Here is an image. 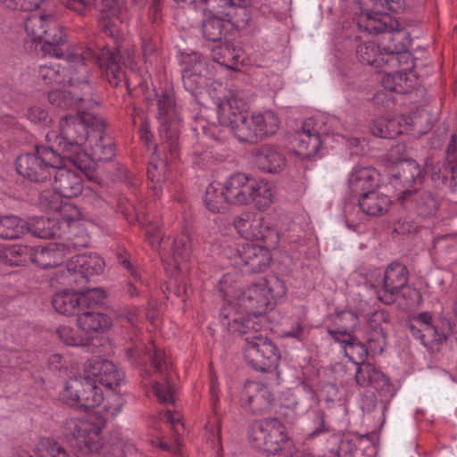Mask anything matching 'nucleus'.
Returning a JSON list of instances; mask_svg holds the SVG:
<instances>
[{"instance_id": "1", "label": "nucleus", "mask_w": 457, "mask_h": 457, "mask_svg": "<svg viewBox=\"0 0 457 457\" xmlns=\"http://www.w3.org/2000/svg\"><path fill=\"white\" fill-rule=\"evenodd\" d=\"M146 354L151 360L155 374L160 377L154 384L156 397L164 403H174L175 386L172 376V361L166 352L153 342L145 346L139 340L126 348V356L133 364L144 363Z\"/></svg>"}, {"instance_id": "2", "label": "nucleus", "mask_w": 457, "mask_h": 457, "mask_svg": "<svg viewBox=\"0 0 457 457\" xmlns=\"http://www.w3.org/2000/svg\"><path fill=\"white\" fill-rule=\"evenodd\" d=\"M59 164H62L60 155L51 146L45 145H37L34 152L21 154L16 159L18 173L36 183L51 180Z\"/></svg>"}, {"instance_id": "3", "label": "nucleus", "mask_w": 457, "mask_h": 457, "mask_svg": "<svg viewBox=\"0 0 457 457\" xmlns=\"http://www.w3.org/2000/svg\"><path fill=\"white\" fill-rule=\"evenodd\" d=\"M286 293L285 282L270 275L244 290L237 298V304L245 312L262 314L271 301L282 298Z\"/></svg>"}, {"instance_id": "4", "label": "nucleus", "mask_w": 457, "mask_h": 457, "mask_svg": "<svg viewBox=\"0 0 457 457\" xmlns=\"http://www.w3.org/2000/svg\"><path fill=\"white\" fill-rule=\"evenodd\" d=\"M248 440L253 447L275 455L287 447L290 438L281 420L277 418H265L250 426Z\"/></svg>"}, {"instance_id": "5", "label": "nucleus", "mask_w": 457, "mask_h": 457, "mask_svg": "<svg viewBox=\"0 0 457 457\" xmlns=\"http://www.w3.org/2000/svg\"><path fill=\"white\" fill-rule=\"evenodd\" d=\"M24 28L33 40L44 42L42 49L45 53L57 58L63 55L62 46L65 36L53 14L30 15L25 20Z\"/></svg>"}, {"instance_id": "6", "label": "nucleus", "mask_w": 457, "mask_h": 457, "mask_svg": "<svg viewBox=\"0 0 457 457\" xmlns=\"http://www.w3.org/2000/svg\"><path fill=\"white\" fill-rule=\"evenodd\" d=\"M157 119L160 122V147L168 152L170 159L173 160L179 154V112L175 105L174 95L171 91H164L157 95Z\"/></svg>"}, {"instance_id": "7", "label": "nucleus", "mask_w": 457, "mask_h": 457, "mask_svg": "<svg viewBox=\"0 0 457 457\" xmlns=\"http://www.w3.org/2000/svg\"><path fill=\"white\" fill-rule=\"evenodd\" d=\"M92 118L97 117L86 113V111L75 116H64L59 122V134L49 132L46 137L47 141L54 138L63 153H69L73 148L80 149L91 134Z\"/></svg>"}, {"instance_id": "8", "label": "nucleus", "mask_w": 457, "mask_h": 457, "mask_svg": "<svg viewBox=\"0 0 457 457\" xmlns=\"http://www.w3.org/2000/svg\"><path fill=\"white\" fill-rule=\"evenodd\" d=\"M332 130L328 125L319 120L309 118L305 120L300 130L295 131L291 137V144L296 154L309 158L313 156L321 145V136L339 135L341 133L340 122L336 118L328 120Z\"/></svg>"}, {"instance_id": "9", "label": "nucleus", "mask_w": 457, "mask_h": 457, "mask_svg": "<svg viewBox=\"0 0 457 457\" xmlns=\"http://www.w3.org/2000/svg\"><path fill=\"white\" fill-rule=\"evenodd\" d=\"M48 100L60 108H76L78 112H84L97 104L93 99V87L89 80L83 79L71 70L68 88L49 92Z\"/></svg>"}, {"instance_id": "10", "label": "nucleus", "mask_w": 457, "mask_h": 457, "mask_svg": "<svg viewBox=\"0 0 457 457\" xmlns=\"http://www.w3.org/2000/svg\"><path fill=\"white\" fill-rule=\"evenodd\" d=\"M120 61V56L112 53L108 48L101 47L94 50L90 47L86 48L82 52H76L70 54V70L76 71L83 79L88 80L89 71L86 62H94L101 68H105L106 71H111L113 78L109 79L110 83L118 87L122 80H125L124 75L116 67V63ZM127 84L126 81H124Z\"/></svg>"}, {"instance_id": "11", "label": "nucleus", "mask_w": 457, "mask_h": 457, "mask_svg": "<svg viewBox=\"0 0 457 457\" xmlns=\"http://www.w3.org/2000/svg\"><path fill=\"white\" fill-rule=\"evenodd\" d=\"M68 9L86 15L93 7L99 12L98 22L102 31L110 37H117L120 35L116 21L121 8L117 0H61Z\"/></svg>"}, {"instance_id": "12", "label": "nucleus", "mask_w": 457, "mask_h": 457, "mask_svg": "<svg viewBox=\"0 0 457 457\" xmlns=\"http://www.w3.org/2000/svg\"><path fill=\"white\" fill-rule=\"evenodd\" d=\"M100 432L96 423L84 419H69L63 427L65 437L84 453H96L101 449Z\"/></svg>"}, {"instance_id": "13", "label": "nucleus", "mask_w": 457, "mask_h": 457, "mask_svg": "<svg viewBox=\"0 0 457 457\" xmlns=\"http://www.w3.org/2000/svg\"><path fill=\"white\" fill-rule=\"evenodd\" d=\"M408 280L407 268L403 264L395 262L387 265L382 276L378 274L372 286L376 288L377 297L379 301L386 304H392L396 301L400 292L406 287Z\"/></svg>"}, {"instance_id": "14", "label": "nucleus", "mask_w": 457, "mask_h": 457, "mask_svg": "<svg viewBox=\"0 0 457 457\" xmlns=\"http://www.w3.org/2000/svg\"><path fill=\"white\" fill-rule=\"evenodd\" d=\"M104 298V292L100 288H88L80 293L64 291L54 295L52 304L61 314L78 316L81 310L98 305Z\"/></svg>"}, {"instance_id": "15", "label": "nucleus", "mask_w": 457, "mask_h": 457, "mask_svg": "<svg viewBox=\"0 0 457 457\" xmlns=\"http://www.w3.org/2000/svg\"><path fill=\"white\" fill-rule=\"evenodd\" d=\"M250 345L245 347L247 363L256 370L270 371L278 367L280 353L276 345L267 337H250Z\"/></svg>"}, {"instance_id": "16", "label": "nucleus", "mask_w": 457, "mask_h": 457, "mask_svg": "<svg viewBox=\"0 0 457 457\" xmlns=\"http://www.w3.org/2000/svg\"><path fill=\"white\" fill-rule=\"evenodd\" d=\"M104 264L103 259L96 254H78L68 261L62 274L67 284L82 287L89 281L90 277L103 272Z\"/></svg>"}, {"instance_id": "17", "label": "nucleus", "mask_w": 457, "mask_h": 457, "mask_svg": "<svg viewBox=\"0 0 457 457\" xmlns=\"http://www.w3.org/2000/svg\"><path fill=\"white\" fill-rule=\"evenodd\" d=\"M182 81L184 87L196 96L207 86V66L205 59L199 53L182 54Z\"/></svg>"}, {"instance_id": "18", "label": "nucleus", "mask_w": 457, "mask_h": 457, "mask_svg": "<svg viewBox=\"0 0 457 457\" xmlns=\"http://www.w3.org/2000/svg\"><path fill=\"white\" fill-rule=\"evenodd\" d=\"M240 405L247 412L262 415L270 411L275 398L268 386L258 381H247L240 393Z\"/></svg>"}, {"instance_id": "19", "label": "nucleus", "mask_w": 457, "mask_h": 457, "mask_svg": "<svg viewBox=\"0 0 457 457\" xmlns=\"http://www.w3.org/2000/svg\"><path fill=\"white\" fill-rule=\"evenodd\" d=\"M91 134L86 142L87 151L93 161L109 162L115 155L112 138L104 133L105 122L102 118H92Z\"/></svg>"}, {"instance_id": "20", "label": "nucleus", "mask_w": 457, "mask_h": 457, "mask_svg": "<svg viewBox=\"0 0 457 457\" xmlns=\"http://www.w3.org/2000/svg\"><path fill=\"white\" fill-rule=\"evenodd\" d=\"M270 261L271 255L268 248L253 244H245L238 249L235 263L245 272L256 273L264 271Z\"/></svg>"}, {"instance_id": "21", "label": "nucleus", "mask_w": 457, "mask_h": 457, "mask_svg": "<svg viewBox=\"0 0 457 457\" xmlns=\"http://www.w3.org/2000/svg\"><path fill=\"white\" fill-rule=\"evenodd\" d=\"M85 370L88 377L96 378V382L98 381L108 388L120 386L124 379L123 371L107 360L93 358L86 363Z\"/></svg>"}, {"instance_id": "22", "label": "nucleus", "mask_w": 457, "mask_h": 457, "mask_svg": "<svg viewBox=\"0 0 457 457\" xmlns=\"http://www.w3.org/2000/svg\"><path fill=\"white\" fill-rule=\"evenodd\" d=\"M53 174L52 186L54 191L62 197H76L88 190V188H84L82 178L77 171L59 164Z\"/></svg>"}, {"instance_id": "23", "label": "nucleus", "mask_w": 457, "mask_h": 457, "mask_svg": "<svg viewBox=\"0 0 457 457\" xmlns=\"http://www.w3.org/2000/svg\"><path fill=\"white\" fill-rule=\"evenodd\" d=\"M226 309H223L221 315L225 320H228V329L232 332H237L245 337L246 345H250L252 339L249 337H262V317L261 314H253L246 312V315H233L226 313Z\"/></svg>"}, {"instance_id": "24", "label": "nucleus", "mask_w": 457, "mask_h": 457, "mask_svg": "<svg viewBox=\"0 0 457 457\" xmlns=\"http://www.w3.org/2000/svg\"><path fill=\"white\" fill-rule=\"evenodd\" d=\"M399 200L405 208L414 211L423 218L434 216L438 206L434 195L425 190L406 189Z\"/></svg>"}, {"instance_id": "25", "label": "nucleus", "mask_w": 457, "mask_h": 457, "mask_svg": "<svg viewBox=\"0 0 457 457\" xmlns=\"http://www.w3.org/2000/svg\"><path fill=\"white\" fill-rule=\"evenodd\" d=\"M383 35L389 42V45L383 47L387 55L386 60L390 62V68H396L401 59L408 56L406 53L410 41L408 32L402 29H395L391 24V28L387 29Z\"/></svg>"}, {"instance_id": "26", "label": "nucleus", "mask_w": 457, "mask_h": 457, "mask_svg": "<svg viewBox=\"0 0 457 457\" xmlns=\"http://www.w3.org/2000/svg\"><path fill=\"white\" fill-rule=\"evenodd\" d=\"M254 157L258 168L268 173H279L287 164L284 153L274 145H261L255 150Z\"/></svg>"}, {"instance_id": "27", "label": "nucleus", "mask_w": 457, "mask_h": 457, "mask_svg": "<svg viewBox=\"0 0 457 457\" xmlns=\"http://www.w3.org/2000/svg\"><path fill=\"white\" fill-rule=\"evenodd\" d=\"M251 181L244 173L231 175L225 182L223 189L228 204H247L251 197Z\"/></svg>"}, {"instance_id": "28", "label": "nucleus", "mask_w": 457, "mask_h": 457, "mask_svg": "<svg viewBox=\"0 0 457 457\" xmlns=\"http://www.w3.org/2000/svg\"><path fill=\"white\" fill-rule=\"evenodd\" d=\"M379 173L373 167L355 166L348 178L349 189L353 194L366 193L378 185Z\"/></svg>"}, {"instance_id": "29", "label": "nucleus", "mask_w": 457, "mask_h": 457, "mask_svg": "<svg viewBox=\"0 0 457 457\" xmlns=\"http://www.w3.org/2000/svg\"><path fill=\"white\" fill-rule=\"evenodd\" d=\"M422 170L414 160H404L398 162L391 174V184L395 187L407 188L421 179Z\"/></svg>"}, {"instance_id": "30", "label": "nucleus", "mask_w": 457, "mask_h": 457, "mask_svg": "<svg viewBox=\"0 0 457 457\" xmlns=\"http://www.w3.org/2000/svg\"><path fill=\"white\" fill-rule=\"evenodd\" d=\"M94 307L81 310L78 315V327L87 333H104L112 326V319L107 314L93 311Z\"/></svg>"}, {"instance_id": "31", "label": "nucleus", "mask_w": 457, "mask_h": 457, "mask_svg": "<svg viewBox=\"0 0 457 457\" xmlns=\"http://www.w3.org/2000/svg\"><path fill=\"white\" fill-rule=\"evenodd\" d=\"M381 314L374 313L367 323L365 338L371 355L381 354L386 345L387 335L380 324Z\"/></svg>"}, {"instance_id": "32", "label": "nucleus", "mask_w": 457, "mask_h": 457, "mask_svg": "<svg viewBox=\"0 0 457 457\" xmlns=\"http://www.w3.org/2000/svg\"><path fill=\"white\" fill-rule=\"evenodd\" d=\"M246 102L238 96L232 95L220 105V122L229 129L237 123L236 120L247 114Z\"/></svg>"}, {"instance_id": "33", "label": "nucleus", "mask_w": 457, "mask_h": 457, "mask_svg": "<svg viewBox=\"0 0 457 457\" xmlns=\"http://www.w3.org/2000/svg\"><path fill=\"white\" fill-rule=\"evenodd\" d=\"M384 76L381 79L385 89L398 94L409 93L416 84L413 72L409 70L405 71L391 72L383 71Z\"/></svg>"}, {"instance_id": "34", "label": "nucleus", "mask_w": 457, "mask_h": 457, "mask_svg": "<svg viewBox=\"0 0 457 457\" xmlns=\"http://www.w3.org/2000/svg\"><path fill=\"white\" fill-rule=\"evenodd\" d=\"M356 56L360 62L373 66L376 69H382L385 66L390 67L386 52L371 41L360 44L356 47Z\"/></svg>"}, {"instance_id": "35", "label": "nucleus", "mask_w": 457, "mask_h": 457, "mask_svg": "<svg viewBox=\"0 0 457 457\" xmlns=\"http://www.w3.org/2000/svg\"><path fill=\"white\" fill-rule=\"evenodd\" d=\"M389 197L374 190L362 193L359 199V206L363 213L369 216L385 214L390 206Z\"/></svg>"}, {"instance_id": "36", "label": "nucleus", "mask_w": 457, "mask_h": 457, "mask_svg": "<svg viewBox=\"0 0 457 457\" xmlns=\"http://www.w3.org/2000/svg\"><path fill=\"white\" fill-rule=\"evenodd\" d=\"M391 17L380 12H362L356 21L358 28L370 35L384 34L387 29L391 28Z\"/></svg>"}, {"instance_id": "37", "label": "nucleus", "mask_w": 457, "mask_h": 457, "mask_svg": "<svg viewBox=\"0 0 457 457\" xmlns=\"http://www.w3.org/2000/svg\"><path fill=\"white\" fill-rule=\"evenodd\" d=\"M85 388L93 389L92 378L88 377V375L85 378H70L66 382L62 398L67 404L79 408Z\"/></svg>"}, {"instance_id": "38", "label": "nucleus", "mask_w": 457, "mask_h": 457, "mask_svg": "<svg viewBox=\"0 0 457 457\" xmlns=\"http://www.w3.org/2000/svg\"><path fill=\"white\" fill-rule=\"evenodd\" d=\"M237 123L230 128L234 136L241 142L254 144L258 142L256 112L243 116L236 120Z\"/></svg>"}, {"instance_id": "39", "label": "nucleus", "mask_w": 457, "mask_h": 457, "mask_svg": "<svg viewBox=\"0 0 457 457\" xmlns=\"http://www.w3.org/2000/svg\"><path fill=\"white\" fill-rule=\"evenodd\" d=\"M63 259L64 246L55 244L36 251L31 262L43 269H48L60 265Z\"/></svg>"}, {"instance_id": "40", "label": "nucleus", "mask_w": 457, "mask_h": 457, "mask_svg": "<svg viewBox=\"0 0 457 457\" xmlns=\"http://www.w3.org/2000/svg\"><path fill=\"white\" fill-rule=\"evenodd\" d=\"M29 230L28 223L15 215L0 217V238L13 240L21 237Z\"/></svg>"}, {"instance_id": "41", "label": "nucleus", "mask_w": 457, "mask_h": 457, "mask_svg": "<svg viewBox=\"0 0 457 457\" xmlns=\"http://www.w3.org/2000/svg\"><path fill=\"white\" fill-rule=\"evenodd\" d=\"M243 51L232 45H220L212 49V57L217 63L230 70H236L238 63L242 62Z\"/></svg>"}, {"instance_id": "42", "label": "nucleus", "mask_w": 457, "mask_h": 457, "mask_svg": "<svg viewBox=\"0 0 457 457\" xmlns=\"http://www.w3.org/2000/svg\"><path fill=\"white\" fill-rule=\"evenodd\" d=\"M355 379L357 384L361 386H373L374 387H378L388 383V378L372 364L368 362L358 365Z\"/></svg>"}, {"instance_id": "43", "label": "nucleus", "mask_w": 457, "mask_h": 457, "mask_svg": "<svg viewBox=\"0 0 457 457\" xmlns=\"http://www.w3.org/2000/svg\"><path fill=\"white\" fill-rule=\"evenodd\" d=\"M250 189V203L253 202L259 210H265L273 203V187L267 181H252Z\"/></svg>"}, {"instance_id": "44", "label": "nucleus", "mask_w": 457, "mask_h": 457, "mask_svg": "<svg viewBox=\"0 0 457 457\" xmlns=\"http://www.w3.org/2000/svg\"><path fill=\"white\" fill-rule=\"evenodd\" d=\"M234 225L240 236L245 238L263 237L259 230L262 226V216L243 213L234 220Z\"/></svg>"}, {"instance_id": "45", "label": "nucleus", "mask_w": 457, "mask_h": 457, "mask_svg": "<svg viewBox=\"0 0 457 457\" xmlns=\"http://www.w3.org/2000/svg\"><path fill=\"white\" fill-rule=\"evenodd\" d=\"M191 254L190 238L187 234L178 235L172 243V258L174 267L179 271L187 270L184 264Z\"/></svg>"}, {"instance_id": "46", "label": "nucleus", "mask_w": 457, "mask_h": 457, "mask_svg": "<svg viewBox=\"0 0 457 457\" xmlns=\"http://www.w3.org/2000/svg\"><path fill=\"white\" fill-rule=\"evenodd\" d=\"M258 142L271 137L277 133L279 128V119L278 115L271 111L256 112Z\"/></svg>"}, {"instance_id": "47", "label": "nucleus", "mask_w": 457, "mask_h": 457, "mask_svg": "<svg viewBox=\"0 0 457 457\" xmlns=\"http://www.w3.org/2000/svg\"><path fill=\"white\" fill-rule=\"evenodd\" d=\"M70 55L68 56V66L62 67V70L60 65L50 64L41 65L38 69V78L45 85L53 86L59 85L64 82L66 77H70Z\"/></svg>"}, {"instance_id": "48", "label": "nucleus", "mask_w": 457, "mask_h": 457, "mask_svg": "<svg viewBox=\"0 0 457 457\" xmlns=\"http://www.w3.org/2000/svg\"><path fill=\"white\" fill-rule=\"evenodd\" d=\"M223 187L220 184L211 183L205 189L204 203L212 212H220L228 204Z\"/></svg>"}, {"instance_id": "49", "label": "nucleus", "mask_w": 457, "mask_h": 457, "mask_svg": "<svg viewBox=\"0 0 457 457\" xmlns=\"http://www.w3.org/2000/svg\"><path fill=\"white\" fill-rule=\"evenodd\" d=\"M328 445V457H353L357 451V446L353 440L341 435H333Z\"/></svg>"}, {"instance_id": "50", "label": "nucleus", "mask_w": 457, "mask_h": 457, "mask_svg": "<svg viewBox=\"0 0 457 457\" xmlns=\"http://www.w3.org/2000/svg\"><path fill=\"white\" fill-rule=\"evenodd\" d=\"M228 25V21L217 16L210 17L203 22V35L207 40L213 42L220 41L222 39Z\"/></svg>"}, {"instance_id": "51", "label": "nucleus", "mask_w": 457, "mask_h": 457, "mask_svg": "<svg viewBox=\"0 0 457 457\" xmlns=\"http://www.w3.org/2000/svg\"><path fill=\"white\" fill-rule=\"evenodd\" d=\"M348 341L343 346L345 356L356 365L364 363L368 355L370 354L369 347L355 337H349Z\"/></svg>"}, {"instance_id": "52", "label": "nucleus", "mask_w": 457, "mask_h": 457, "mask_svg": "<svg viewBox=\"0 0 457 457\" xmlns=\"http://www.w3.org/2000/svg\"><path fill=\"white\" fill-rule=\"evenodd\" d=\"M205 4L204 12L210 13H226L229 14L228 10L235 7H245L250 4V0H203Z\"/></svg>"}, {"instance_id": "53", "label": "nucleus", "mask_w": 457, "mask_h": 457, "mask_svg": "<svg viewBox=\"0 0 457 457\" xmlns=\"http://www.w3.org/2000/svg\"><path fill=\"white\" fill-rule=\"evenodd\" d=\"M80 149L73 148L69 153L65 154V158H67L77 169L87 174L91 170L95 168L96 161H93L91 158L89 152L87 151V147L83 152H79Z\"/></svg>"}, {"instance_id": "54", "label": "nucleus", "mask_w": 457, "mask_h": 457, "mask_svg": "<svg viewBox=\"0 0 457 457\" xmlns=\"http://www.w3.org/2000/svg\"><path fill=\"white\" fill-rule=\"evenodd\" d=\"M4 254L12 266L24 265L33 256L32 249L26 245H13L5 250Z\"/></svg>"}, {"instance_id": "55", "label": "nucleus", "mask_w": 457, "mask_h": 457, "mask_svg": "<svg viewBox=\"0 0 457 457\" xmlns=\"http://www.w3.org/2000/svg\"><path fill=\"white\" fill-rule=\"evenodd\" d=\"M92 388H85L79 408L91 409L100 405L104 401V395L100 387L96 385L92 378Z\"/></svg>"}, {"instance_id": "56", "label": "nucleus", "mask_w": 457, "mask_h": 457, "mask_svg": "<svg viewBox=\"0 0 457 457\" xmlns=\"http://www.w3.org/2000/svg\"><path fill=\"white\" fill-rule=\"evenodd\" d=\"M58 337L67 345L79 346L84 345L85 340L77 334L74 328L69 326L59 327L56 330Z\"/></svg>"}, {"instance_id": "57", "label": "nucleus", "mask_w": 457, "mask_h": 457, "mask_svg": "<svg viewBox=\"0 0 457 457\" xmlns=\"http://www.w3.org/2000/svg\"><path fill=\"white\" fill-rule=\"evenodd\" d=\"M386 126H390L386 119L378 118L373 120L370 125V132L372 135L378 137L382 138H394L396 137V133H390L388 128Z\"/></svg>"}, {"instance_id": "58", "label": "nucleus", "mask_w": 457, "mask_h": 457, "mask_svg": "<svg viewBox=\"0 0 457 457\" xmlns=\"http://www.w3.org/2000/svg\"><path fill=\"white\" fill-rule=\"evenodd\" d=\"M335 323L337 328H348L352 332L358 325V317L353 312L344 311L337 315Z\"/></svg>"}, {"instance_id": "59", "label": "nucleus", "mask_w": 457, "mask_h": 457, "mask_svg": "<svg viewBox=\"0 0 457 457\" xmlns=\"http://www.w3.org/2000/svg\"><path fill=\"white\" fill-rule=\"evenodd\" d=\"M314 419L317 422V427L309 433L308 438H314L321 434L328 433L330 430L329 425L325 420V413L321 410H318L314 412Z\"/></svg>"}, {"instance_id": "60", "label": "nucleus", "mask_w": 457, "mask_h": 457, "mask_svg": "<svg viewBox=\"0 0 457 457\" xmlns=\"http://www.w3.org/2000/svg\"><path fill=\"white\" fill-rule=\"evenodd\" d=\"M447 162L451 171L454 174L457 171V135L452 136L446 149Z\"/></svg>"}, {"instance_id": "61", "label": "nucleus", "mask_w": 457, "mask_h": 457, "mask_svg": "<svg viewBox=\"0 0 457 457\" xmlns=\"http://www.w3.org/2000/svg\"><path fill=\"white\" fill-rule=\"evenodd\" d=\"M145 239L153 249L159 250L161 248L163 237L162 231L157 227H149L145 231Z\"/></svg>"}, {"instance_id": "62", "label": "nucleus", "mask_w": 457, "mask_h": 457, "mask_svg": "<svg viewBox=\"0 0 457 457\" xmlns=\"http://www.w3.org/2000/svg\"><path fill=\"white\" fill-rule=\"evenodd\" d=\"M106 400L107 403L104 406L106 411L110 413L112 416H116L120 411L123 405V401L121 397L111 392L107 395Z\"/></svg>"}, {"instance_id": "63", "label": "nucleus", "mask_w": 457, "mask_h": 457, "mask_svg": "<svg viewBox=\"0 0 457 457\" xmlns=\"http://www.w3.org/2000/svg\"><path fill=\"white\" fill-rule=\"evenodd\" d=\"M162 420H165L169 422L172 427L176 433L179 432V428H184V424L182 423V417L179 412H173L171 411H167L162 414Z\"/></svg>"}, {"instance_id": "64", "label": "nucleus", "mask_w": 457, "mask_h": 457, "mask_svg": "<svg viewBox=\"0 0 457 457\" xmlns=\"http://www.w3.org/2000/svg\"><path fill=\"white\" fill-rule=\"evenodd\" d=\"M28 118L31 122L39 123L46 120L47 112L40 106H34L29 110Z\"/></svg>"}]
</instances>
